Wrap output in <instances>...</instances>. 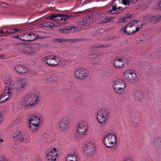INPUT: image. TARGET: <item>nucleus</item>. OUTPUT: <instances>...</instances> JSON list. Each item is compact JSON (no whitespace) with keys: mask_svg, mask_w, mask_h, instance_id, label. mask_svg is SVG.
<instances>
[{"mask_svg":"<svg viewBox=\"0 0 161 161\" xmlns=\"http://www.w3.org/2000/svg\"><path fill=\"white\" fill-rule=\"evenodd\" d=\"M39 97L33 93H29L25 97L24 101L25 102L24 107L26 108L33 106L38 103Z\"/></svg>","mask_w":161,"mask_h":161,"instance_id":"nucleus-1","label":"nucleus"},{"mask_svg":"<svg viewBox=\"0 0 161 161\" xmlns=\"http://www.w3.org/2000/svg\"><path fill=\"white\" fill-rule=\"evenodd\" d=\"M109 115V111L106 109H100L97 112V119L102 125L106 124Z\"/></svg>","mask_w":161,"mask_h":161,"instance_id":"nucleus-2","label":"nucleus"},{"mask_svg":"<svg viewBox=\"0 0 161 161\" xmlns=\"http://www.w3.org/2000/svg\"><path fill=\"white\" fill-rule=\"evenodd\" d=\"M133 22L128 23L125 27H123L122 31L124 32L125 34L129 35H132L139 31L140 28H141L142 27H136V26L135 25V23H137V21H136L134 20Z\"/></svg>","mask_w":161,"mask_h":161,"instance_id":"nucleus-3","label":"nucleus"},{"mask_svg":"<svg viewBox=\"0 0 161 161\" xmlns=\"http://www.w3.org/2000/svg\"><path fill=\"white\" fill-rule=\"evenodd\" d=\"M103 137V143L108 148H111L116 142V136L113 134L107 133Z\"/></svg>","mask_w":161,"mask_h":161,"instance_id":"nucleus-4","label":"nucleus"},{"mask_svg":"<svg viewBox=\"0 0 161 161\" xmlns=\"http://www.w3.org/2000/svg\"><path fill=\"white\" fill-rule=\"evenodd\" d=\"M42 60L49 65L56 66L60 62V59L58 56L51 55L42 58Z\"/></svg>","mask_w":161,"mask_h":161,"instance_id":"nucleus-5","label":"nucleus"},{"mask_svg":"<svg viewBox=\"0 0 161 161\" xmlns=\"http://www.w3.org/2000/svg\"><path fill=\"white\" fill-rule=\"evenodd\" d=\"M126 85L124 81L121 79L115 80L114 82L113 88L114 91L118 93H121L125 90Z\"/></svg>","mask_w":161,"mask_h":161,"instance_id":"nucleus-6","label":"nucleus"},{"mask_svg":"<svg viewBox=\"0 0 161 161\" xmlns=\"http://www.w3.org/2000/svg\"><path fill=\"white\" fill-rule=\"evenodd\" d=\"M87 123L84 121H80L78 125L76 137L83 136L85 135L87 130Z\"/></svg>","mask_w":161,"mask_h":161,"instance_id":"nucleus-7","label":"nucleus"},{"mask_svg":"<svg viewBox=\"0 0 161 161\" xmlns=\"http://www.w3.org/2000/svg\"><path fill=\"white\" fill-rule=\"evenodd\" d=\"M12 83V82L10 79L6 80L4 81V91L2 96H5V94H8V95L11 96L13 88V85Z\"/></svg>","mask_w":161,"mask_h":161,"instance_id":"nucleus-8","label":"nucleus"},{"mask_svg":"<svg viewBox=\"0 0 161 161\" xmlns=\"http://www.w3.org/2000/svg\"><path fill=\"white\" fill-rule=\"evenodd\" d=\"M124 78L129 82H133L135 81L137 75L136 73L133 71L127 70L124 74Z\"/></svg>","mask_w":161,"mask_h":161,"instance_id":"nucleus-9","label":"nucleus"},{"mask_svg":"<svg viewBox=\"0 0 161 161\" xmlns=\"http://www.w3.org/2000/svg\"><path fill=\"white\" fill-rule=\"evenodd\" d=\"M88 74L86 70L82 69H77L75 72L76 77L81 80L85 79L88 76Z\"/></svg>","mask_w":161,"mask_h":161,"instance_id":"nucleus-10","label":"nucleus"},{"mask_svg":"<svg viewBox=\"0 0 161 161\" xmlns=\"http://www.w3.org/2000/svg\"><path fill=\"white\" fill-rule=\"evenodd\" d=\"M133 97L136 101L142 102L146 100L143 92L140 90H135L134 92Z\"/></svg>","mask_w":161,"mask_h":161,"instance_id":"nucleus-11","label":"nucleus"},{"mask_svg":"<svg viewBox=\"0 0 161 161\" xmlns=\"http://www.w3.org/2000/svg\"><path fill=\"white\" fill-rule=\"evenodd\" d=\"M69 120L67 119H64L61 120L59 122L58 127L59 130L62 132L65 131L69 126Z\"/></svg>","mask_w":161,"mask_h":161,"instance_id":"nucleus-12","label":"nucleus"},{"mask_svg":"<svg viewBox=\"0 0 161 161\" xmlns=\"http://www.w3.org/2000/svg\"><path fill=\"white\" fill-rule=\"evenodd\" d=\"M57 155V150L54 148L46 154V159L47 161H55Z\"/></svg>","mask_w":161,"mask_h":161,"instance_id":"nucleus-13","label":"nucleus"},{"mask_svg":"<svg viewBox=\"0 0 161 161\" xmlns=\"http://www.w3.org/2000/svg\"><path fill=\"white\" fill-rule=\"evenodd\" d=\"M146 20H149L152 23H155L161 19V14L147 15L145 17Z\"/></svg>","mask_w":161,"mask_h":161,"instance_id":"nucleus-14","label":"nucleus"},{"mask_svg":"<svg viewBox=\"0 0 161 161\" xmlns=\"http://www.w3.org/2000/svg\"><path fill=\"white\" fill-rule=\"evenodd\" d=\"M96 18L102 20V23H107L109 22L110 20H111L113 18L108 17H107L105 14L101 12H97L95 14Z\"/></svg>","mask_w":161,"mask_h":161,"instance_id":"nucleus-15","label":"nucleus"},{"mask_svg":"<svg viewBox=\"0 0 161 161\" xmlns=\"http://www.w3.org/2000/svg\"><path fill=\"white\" fill-rule=\"evenodd\" d=\"M153 146L155 150L157 152H161V136H157L154 139Z\"/></svg>","mask_w":161,"mask_h":161,"instance_id":"nucleus-16","label":"nucleus"},{"mask_svg":"<svg viewBox=\"0 0 161 161\" xmlns=\"http://www.w3.org/2000/svg\"><path fill=\"white\" fill-rule=\"evenodd\" d=\"M124 58H116L114 60V65L116 68H123L125 64L127 63Z\"/></svg>","mask_w":161,"mask_h":161,"instance_id":"nucleus-17","label":"nucleus"},{"mask_svg":"<svg viewBox=\"0 0 161 161\" xmlns=\"http://www.w3.org/2000/svg\"><path fill=\"white\" fill-rule=\"evenodd\" d=\"M94 151L93 145L91 143H88L86 146L85 153L88 156L92 155L94 154Z\"/></svg>","mask_w":161,"mask_h":161,"instance_id":"nucleus-18","label":"nucleus"},{"mask_svg":"<svg viewBox=\"0 0 161 161\" xmlns=\"http://www.w3.org/2000/svg\"><path fill=\"white\" fill-rule=\"evenodd\" d=\"M27 84L26 79L25 78H20L19 79L16 89L20 90L24 87Z\"/></svg>","mask_w":161,"mask_h":161,"instance_id":"nucleus-19","label":"nucleus"},{"mask_svg":"<svg viewBox=\"0 0 161 161\" xmlns=\"http://www.w3.org/2000/svg\"><path fill=\"white\" fill-rule=\"evenodd\" d=\"M24 51L25 53L24 54L31 56L33 55L36 52L35 49L31 45L29 46L26 45Z\"/></svg>","mask_w":161,"mask_h":161,"instance_id":"nucleus-20","label":"nucleus"},{"mask_svg":"<svg viewBox=\"0 0 161 161\" xmlns=\"http://www.w3.org/2000/svg\"><path fill=\"white\" fill-rule=\"evenodd\" d=\"M59 78V76L55 73H53L50 75H47L45 77L46 80L49 82H53L56 81Z\"/></svg>","mask_w":161,"mask_h":161,"instance_id":"nucleus-21","label":"nucleus"},{"mask_svg":"<svg viewBox=\"0 0 161 161\" xmlns=\"http://www.w3.org/2000/svg\"><path fill=\"white\" fill-rule=\"evenodd\" d=\"M117 6L116 5L112 6V7H110L109 8V10L107 11V13L108 14H120L122 13V12L119 11V10H117Z\"/></svg>","mask_w":161,"mask_h":161,"instance_id":"nucleus-22","label":"nucleus"},{"mask_svg":"<svg viewBox=\"0 0 161 161\" xmlns=\"http://www.w3.org/2000/svg\"><path fill=\"white\" fill-rule=\"evenodd\" d=\"M23 134L21 132H19L18 133H15L12 136V139L14 141L18 142H21L22 139L23 138Z\"/></svg>","mask_w":161,"mask_h":161,"instance_id":"nucleus-23","label":"nucleus"},{"mask_svg":"<svg viewBox=\"0 0 161 161\" xmlns=\"http://www.w3.org/2000/svg\"><path fill=\"white\" fill-rule=\"evenodd\" d=\"M78 157L75 153L68 155L65 159L66 161H78Z\"/></svg>","mask_w":161,"mask_h":161,"instance_id":"nucleus-24","label":"nucleus"},{"mask_svg":"<svg viewBox=\"0 0 161 161\" xmlns=\"http://www.w3.org/2000/svg\"><path fill=\"white\" fill-rule=\"evenodd\" d=\"M132 15L129 14V13L126 14L124 15L123 17H120L118 19V22L119 23H124L127 22L128 19H130L131 18Z\"/></svg>","mask_w":161,"mask_h":161,"instance_id":"nucleus-25","label":"nucleus"},{"mask_svg":"<svg viewBox=\"0 0 161 161\" xmlns=\"http://www.w3.org/2000/svg\"><path fill=\"white\" fill-rule=\"evenodd\" d=\"M75 28L74 26H66L63 27V33L64 35H66L71 31L73 32Z\"/></svg>","mask_w":161,"mask_h":161,"instance_id":"nucleus-26","label":"nucleus"},{"mask_svg":"<svg viewBox=\"0 0 161 161\" xmlns=\"http://www.w3.org/2000/svg\"><path fill=\"white\" fill-rule=\"evenodd\" d=\"M53 42L55 44L58 43H63V42H69V40L63 37L59 38H55L53 40Z\"/></svg>","mask_w":161,"mask_h":161,"instance_id":"nucleus-27","label":"nucleus"},{"mask_svg":"<svg viewBox=\"0 0 161 161\" xmlns=\"http://www.w3.org/2000/svg\"><path fill=\"white\" fill-rule=\"evenodd\" d=\"M16 70L20 73L24 74L26 72L27 70L25 68L20 65H16L14 66Z\"/></svg>","mask_w":161,"mask_h":161,"instance_id":"nucleus-28","label":"nucleus"},{"mask_svg":"<svg viewBox=\"0 0 161 161\" xmlns=\"http://www.w3.org/2000/svg\"><path fill=\"white\" fill-rule=\"evenodd\" d=\"M26 45L25 44L19 43L17 45V48L18 49V52L24 54L25 49L26 47Z\"/></svg>","mask_w":161,"mask_h":161,"instance_id":"nucleus-29","label":"nucleus"},{"mask_svg":"<svg viewBox=\"0 0 161 161\" xmlns=\"http://www.w3.org/2000/svg\"><path fill=\"white\" fill-rule=\"evenodd\" d=\"M41 140L43 142H49L51 141V137L49 134L44 133L42 136Z\"/></svg>","mask_w":161,"mask_h":161,"instance_id":"nucleus-30","label":"nucleus"},{"mask_svg":"<svg viewBox=\"0 0 161 161\" xmlns=\"http://www.w3.org/2000/svg\"><path fill=\"white\" fill-rule=\"evenodd\" d=\"M29 33H27L22 34L20 36V39L24 41H29Z\"/></svg>","mask_w":161,"mask_h":161,"instance_id":"nucleus-31","label":"nucleus"},{"mask_svg":"<svg viewBox=\"0 0 161 161\" xmlns=\"http://www.w3.org/2000/svg\"><path fill=\"white\" fill-rule=\"evenodd\" d=\"M74 100L76 103L81 104L83 101L82 96L81 95H78L75 97Z\"/></svg>","mask_w":161,"mask_h":161,"instance_id":"nucleus-32","label":"nucleus"},{"mask_svg":"<svg viewBox=\"0 0 161 161\" xmlns=\"http://www.w3.org/2000/svg\"><path fill=\"white\" fill-rule=\"evenodd\" d=\"M40 119L38 118L36 116L33 115H31L29 117V122H39Z\"/></svg>","mask_w":161,"mask_h":161,"instance_id":"nucleus-33","label":"nucleus"},{"mask_svg":"<svg viewBox=\"0 0 161 161\" xmlns=\"http://www.w3.org/2000/svg\"><path fill=\"white\" fill-rule=\"evenodd\" d=\"M29 41H34L36 39H38V35H36L34 33H29Z\"/></svg>","mask_w":161,"mask_h":161,"instance_id":"nucleus-34","label":"nucleus"},{"mask_svg":"<svg viewBox=\"0 0 161 161\" xmlns=\"http://www.w3.org/2000/svg\"><path fill=\"white\" fill-rule=\"evenodd\" d=\"M61 16H60V14H54L51 15L49 16V18H47V19H49L53 20H57L58 19H56V18L58 17H60Z\"/></svg>","mask_w":161,"mask_h":161,"instance_id":"nucleus-35","label":"nucleus"},{"mask_svg":"<svg viewBox=\"0 0 161 161\" xmlns=\"http://www.w3.org/2000/svg\"><path fill=\"white\" fill-rule=\"evenodd\" d=\"M5 96H2L3 95V94H2L0 97V99H4L2 101L0 102H4L5 101L7 100L11 96L8 95V94H5Z\"/></svg>","mask_w":161,"mask_h":161,"instance_id":"nucleus-36","label":"nucleus"},{"mask_svg":"<svg viewBox=\"0 0 161 161\" xmlns=\"http://www.w3.org/2000/svg\"><path fill=\"white\" fill-rule=\"evenodd\" d=\"M93 19V16L92 15H91V16L89 15L86 16L85 19L86 24L89 25L90 23H91L92 21V19Z\"/></svg>","mask_w":161,"mask_h":161,"instance_id":"nucleus-37","label":"nucleus"},{"mask_svg":"<svg viewBox=\"0 0 161 161\" xmlns=\"http://www.w3.org/2000/svg\"><path fill=\"white\" fill-rule=\"evenodd\" d=\"M38 28H42L44 27H48V23L47 22H43L40 23L37 25Z\"/></svg>","mask_w":161,"mask_h":161,"instance_id":"nucleus-38","label":"nucleus"},{"mask_svg":"<svg viewBox=\"0 0 161 161\" xmlns=\"http://www.w3.org/2000/svg\"><path fill=\"white\" fill-rule=\"evenodd\" d=\"M22 140L21 142H22L25 143H28L30 142V139L24 135H23V138L22 139Z\"/></svg>","mask_w":161,"mask_h":161,"instance_id":"nucleus-39","label":"nucleus"},{"mask_svg":"<svg viewBox=\"0 0 161 161\" xmlns=\"http://www.w3.org/2000/svg\"><path fill=\"white\" fill-rule=\"evenodd\" d=\"M86 19L84 18H81L80 19L79 21L78 22V23L79 25H84L86 24Z\"/></svg>","mask_w":161,"mask_h":161,"instance_id":"nucleus-40","label":"nucleus"},{"mask_svg":"<svg viewBox=\"0 0 161 161\" xmlns=\"http://www.w3.org/2000/svg\"><path fill=\"white\" fill-rule=\"evenodd\" d=\"M29 127L31 130L33 131H34V130H37L38 128V126L29 125Z\"/></svg>","mask_w":161,"mask_h":161,"instance_id":"nucleus-41","label":"nucleus"},{"mask_svg":"<svg viewBox=\"0 0 161 161\" xmlns=\"http://www.w3.org/2000/svg\"><path fill=\"white\" fill-rule=\"evenodd\" d=\"M88 54L89 56H94V55H96V56H101L102 55V54L101 53V52H100L98 53H93L92 54H90L89 53H88Z\"/></svg>","mask_w":161,"mask_h":161,"instance_id":"nucleus-42","label":"nucleus"},{"mask_svg":"<svg viewBox=\"0 0 161 161\" xmlns=\"http://www.w3.org/2000/svg\"><path fill=\"white\" fill-rule=\"evenodd\" d=\"M122 3L125 5H129L130 2L128 0H122Z\"/></svg>","mask_w":161,"mask_h":161,"instance_id":"nucleus-43","label":"nucleus"},{"mask_svg":"<svg viewBox=\"0 0 161 161\" xmlns=\"http://www.w3.org/2000/svg\"><path fill=\"white\" fill-rule=\"evenodd\" d=\"M126 8V7H125L124 8H123L121 6H119L118 7H117V9H118V10H119V11H121L122 13L124 11L125 9Z\"/></svg>","mask_w":161,"mask_h":161,"instance_id":"nucleus-44","label":"nucleus"},{"mask_svg":"<svg viewBox=\"0 0 161 161\" xmlns=\"http://www.w3.org/2000/svg\"><path fill=\"white\" fill-rule=\"evenodd\" d=\"M38 123L39 122H29V125H32V126H38Z\"/></svg>","mask_w":161,"mask_h":161,"instance_id":"nucleus-45","label":"nucleus"},{"mask_svg":"<svg viewBox=\"0 0 161 161\" xmlns=\"http://www.w3.org/2000/svg\"><path fill=\"white\" fill-rule=\"evenodd\" d=\"M60 16H61L60 17H59L60 19L59 20H64V21H66V18L64 14H60Z\"/></svg>","mask_w":161,"mask_h":161,"instance_id":"nucleus-46","label":"nucleus"},{"mask_svg":"<svg viewBox=\"0 0 161 161\" xmlns=\"http://www.w3.org/2000/svg\"><path fill=\"white\" fill-rule=\"evenodd\" d=\"M48 23V27H49L50 28L52 29V28L53 27V26H54V25L53 24V23L49 22ZM54 27H55V26H54Z\"/></svg>","mask_w":161,"mask_h":161,"instance_id":"nucleus-47","label":"nucleus"},{"mask_svg":"<svg viewBox=\"0 0 161 161\" xmlns=\"http://www.w3.org/2000/svg\"><path fill=\"white\" fill-rule=\"evenodd\" d=\"M160 2H158L156 3V6L155 7L156 9L160 8Z\"/></svg>","mask_w":161,"mask_h":161,"instance_id":"nucleus-48","label":"nucleus"},{"mask_svg":"<svg viewBox=\"0 0 161 161\" xmlns=\"http://www.w3.org/2000/svg\"><path fill=\"white\" fill-rule=\"evenodd\" d=\"M65 16L66 18V19H71L72 18L74 17V16L73 15L68 14H65Z\"/></svg>","mask_w":161,"mask_h":161,"instance_id":"nucleus-49","label":"nucleus"},{"mask_svg":"<svg viewBox=\"0 0 161 161\" xmlns=\"http://www.w3.org/2000/svg\"><path fill=\"white\" fill-rule=\"evenodd\" d=\"M123 161H132V160L131 158L126 157L125 158Z\"/></svg>","mask_w":161,"mask_h":161,"instance_id":"nucleus-50","label":"nucleus"},{"mask_svg":"<svg viewBox=\"0 0 161 161\" xmlns=\"http://www.w3.org/2000/svg\"><path fill=\"white\" fill-rule=\"evenodd\" d=\"M0 161H9V160L7 159L6 158L3 157L1 158L0 159Z\"/></svg>","mask_w":161,"mask_h":161,"instance_id":"nucleus-51","label":"nucleus"},{"mask_svg":"<svg viewBox=\"0 0 161 161\" xmlns=\"http://www.w3.org/2000/svg\"><path fill=\"white\" fill-rule=\"evenodd\" d=\"M7 3H5L0 2V5L2 7H4L6 6Z\"/></svg>","mask_w":161,"mask_h":161,"instance_id":"nucleus-52","label":"nucleus"},{"mask_svg":"<svg viewBox=\"0 0 161 161\" xmlns=\"http://www.w3.org/2000/svg\"><path fill=\"white\" fill-rule=\"evenodd\" d=\"M80 39L75 38H74L73 39H72V41L71 42H75L78 41H80Z\"/></svg>","mask_w":161,"mask_h":161,"instance_id":"nucleus-53","label":"nucleus"},{"mask_svg":"<svg viewBox=\"0 0 161 161\" xmlns=\"http://www.w3.org/2000/svg\"><path fill=\"white\" fill-rule=\"evenodd\" d=\"M10 34L14 33V28H11L9 29Z\"/></svg>","mask_w":161,"mask_h":161,"instance_id":"nucleus-54","label":"nucleus"},{"mask_svg":"<svg viewBox=\"0 0 161 161\" xmlns=\"http://www.w3.org/2000/svg\"><path fill=\"white\" fill-rule=\"evenodd\" d=\"M9 30H6L5 31H4L5 32H4V35H7V36L8 34V35L10 34L9 33Z\"/></svg>","mask_w":161,"mask_h":161,"instance_id":"nucleus-55","label":"nucleus"},{"mask_svg":"<svg viewBox=\"0 0 161 161\" xmlns=\"http://www.w3.org/2000/svg\"><path fill=\"white\" fill-rule=\"evenodd\" d=\"M96 47H97V46H96V45H92L90 46V49H92V48H95Z\"/></svg>","mask_w":161,"mask_h":161,"instance_id":"nucleus-56","label":"nucleus"},{"mask_svg":"<svg viewBox=\"0 0 161 161\" xmlns=\"http://www.w3.org/2000/svg\"><path fill=\"white\" fill-rule=\"evenodd\" d=\"M63 28H61L58 30L61 33L63 34Z\"/></svg>","mask_w":161,"mask_h":161,"instance_id":"nucleus-57","label":"nucleus"},{"mask_svg":"<svg viewBox=\"0 0 161 161\" xmlns=\"http://www.w3.org/2000/svg\"><path fill=\"white\" fill-rule=\"evenodd\" d=\"M20 121V119L19 118H18L16 120V122L18 124L19 123V122Z\"/></svg>","mask_w":161,"mask_h":161,"instance_id":"nucleus-58","label":"nucleus"},{"mask_svg":"<svg viewBox=\"0 0 161 161\" xmlns=\"http://www.w3.org/2000/svg\"><path fill=\"white\" fill-rule=\"evenodd\" d=\"M4 32L3 30H2L0 31V33L2 34V35H4Z\"/></svg>","mask_w":161,"mask_h":161,"instance_id":"nucleus-59","label":"nucleus"},{"mask_svg":"<svg viewBox=\"0 0 161 161\" xmlns=\"http://www.w3.org/2000/svg\"><path fill=\"white\" fill-rule=\"evenodd\" d=\"M96 46H97V47H97V48H99V47H101V46L99 44H96Z\"/></svg>","mask_w":161,"mask_h":161,"instance_id":"nucleus-60","label":"nucleus"},{"mask_svg":"<svg viewBox=\"0 0 161 161\" xmlns=\"http://www.w3.org/2000/svg\"><path fill=\"white\" fill-rule=\"evenodd\" d=\"M18 31V29H14V33H16Z\"/></svg>","mask_w":161,"mask_h":161,"instance_id":"nucleus-61","label":"nucleus"},{"mask_svg":"<svg viewBox=\"0 0 161 161\" xmlns=\"http://www.w3.org/2000/svg\"><path fill=\"white\" fill-rule=\"evenodd\" d=\"M7 36V35H2V34L0 33V36Z\"/></svg>","mask_w":161,"mask_h":161,"instance_id":"nucleus-62","label":"nucleus"},{"mask_svg":"<svg viewBox=\"0 0 161 161\" xmlns=\"http://www.w3.org/2000/svg\"><path fill=\"white\" fill-rule=\"evenodd\" d=\"M4 40V38H3V37L0 38V41H1L2 40Z\"/></svg>","mask_w":161,"mask_h":161,"instance_id":"nucleus-63","label":"nucleus"},{"mask_svg":"<svg viewBox=\"0 0 161 161\" xmlns=\"http://www.w3.org/2000/svg\"><path fill=\"white\" fill-rule=\"evenodd\" d=\"M20 37V36H17L16 37V38H19V39H20V37Z\"/></svg>","mask_w":161,"mask_h":161,"instance_id":"nucleus-64","label":"nucleus"}]
</instances>
